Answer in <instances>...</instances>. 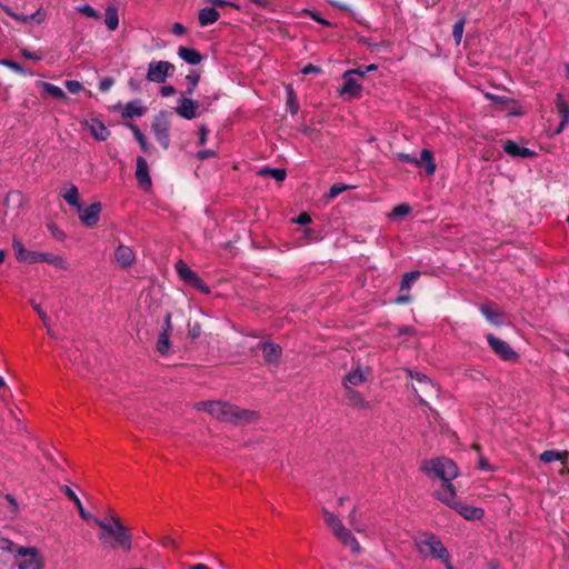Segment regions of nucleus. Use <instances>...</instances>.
Here are the masks:
<instances>
[{
	"label": "nucleus",
	"instance_id": "nucleus-1",
	"mask_svg": "<svg viewBox=\"0 0 569 569\" xmlns=\"http://www.w3.org/2000/svg\"><path fill=\"white\" fill-rule=\"evenodd\" d=\"M210 416L221 422L237 426L252 423L258 421L260 418L258 411L242 409L226 401H216L214 405H211Z\"/></svg>",
	"mask_w": 569,
	"mask_h": 569
},
{
	"label": "nucleus",
	"instance_id": "nucleus-2",
	"mask_svg": "<svg viewBox=\"0 0 569 569\" xmlns=\"http://www.w3.org/2000/svg\"><path fill=\"white\" fill-rule=\"evenodd\" d=\"M413 542L417 552L422 558L441 560L447 569H453L448 549L435 533L422 532L415 538Z\"/></svg>",
	"mask_w": 569,
	"mask_h": 569
},
{
	"label": "nucleus",
	"instance_id": "nucleus-3",
	"mask_svg": "<svg viewBox=\"0 0 569 569\" xmlns=\"http://www.w3.org/2000/svg\"><path fill=\"white\" fill-rule=\"evenodd\" d=\"M420 469L431 479L452 481L459 475L457 465L447 457H437L421 462Z\"/></svg>",
	"mask_w": 569,
	"mask_h": 569
},
{
	"label": "nucleus",
	"instance_id": "nucleus-4",
	"mask_svg": "<svg viewBox=\"0 0 569 569\" xmlns=\"http://www.w3.org/2000/svg\"><path fill=\"white\" fill-rule=\"evenodd\" d=\"M93 521L106 533L113 537L118 546H120L123 550H131L132 536L129 533L128 529L122 525L119 518L110 516L106 519L93 518Z\"/></svg>",
	"mask_w": 569,
	"mask_h": 569
},
{
	"label": "nucleus",
	"instance_id": "nucleus-5",
	"mask_svg": "<svg viewBox=\"0 0 569 569\" xmlns=\"http://www.w3.org/2000/svg\"><path fill=\"white\" fill-rule=\"evenodd\" d=\"M322 516L326 525L332 530L333 535L345 545L351 548L352 551L359 552L360 545L355 536L351 533L349 529H347L342 521L338 518L337 515L329 511L328 509H322Z\"/></svg>",
	"mask_w": 569,
	"mask_h": 569
},
{
	"label": "nucleus",
	"instance_id": "nucleus-6",
	"mask_svg": "<svg viewBox=\"0 0 569 569\" xmlns=\"http://www.w3.org/2000/svg\"><path fill=\"white\" fill-rule=\"evenodd\" d=\"M151 129L160 146L163 149H168L170 147V121L166 111H160L154 116Z\"/></svg>",
	"mask_w": 569,
	"mask_h": 569
},
{
	"label": "nucleus",
	"instance_id": "nucleus-7",
	"mask_svg": "<svg viewBox=\"0 0 569 569\" xmlns=\"http://www.w3.org/2000/svg\"><path fill=\"white\" fill-rule=\"evenodd\" d=\"M174 269L183 282L192 286L202 293H210L209 286L193 270H191L183 260H178L174 264Z\"/></svg>",
	"mask_w": 569,
	"mask_h": 569
},
{
	"label": "nucleus",
	"instance_id": "nucleus-8",
	"mask_svg": "<svg viewBox=\"0 0 569 569\" xmlns=\"http://www.w3.org/2000/svg\"><path fill=\"white\" fill-rule=\"evenodd\" d=\"M396 158L399 161L415 164L418 168H420V167H422V164H425V170H426L427 174H429V176H432L437 168L435 160H433V153L428 149H423L421 151L420 158H417L412 154L405 153V152L396 153Z\"/></svg>",
	"mask_w": 569,
	"mask_h": 569
},
{
	"label": "nucleus",
	"instance_id": "nucleus-9",
	"mask_svg": "<svg viewBox=\"0 0 569 569\" xmlns=\"http://www.w3.org/2000/svg\"><path fill=\"white\" fill-rule=\"evenodd\" d=\"M486 338L492 351L501 360L510 362L518 361L519 355L510 347V345L507 341L496 337L492 333H488Z\"/></svg>",
	"mask_w": 569,
	"mask_h": 569
},
{
	"label": "nucleus",
	"instance_id": "nucleus-10",
	"mask_svg": "<svg viewBox=\"0 0 569 569\" xmlns=\"http://www.w3.org/2000/svg\"><path fill=\"white\" fill-rule=\"evenodd\" d=\"M17 556L24 558L18 569H43V559L34 547H19Z\"/></svg>",
	"mask_w": 569,
	"mask_h": 569
},
{
	"label": "nucleus",
	"instance_id": "nucleus-11",
	"mask_svg": "<svg viewBox=\"0 0 569 569\" xmlns=\"http://www.w3.org/2000/svg\"><path fill=\"white\" fill-rule=\"evenodd\" d=\"M174 66L168 61H151L148 66L147 79L150 82L164 83Z\"/></svg>",
	"mask_w": 569,
	"mask_h": 569
},
{
	"label": "nucleus",
	"instance_id": "nucleus-12",
	"mask_svg": "<svg viewBox=\"0 0 569 569\" xmlns=\"http://www.w3.org/2000/svg\"><path fill=\"white\" fill-rule=\"evenodd\" d=\"M189 97L190 96H186L179 99L176 112L183 119L192 120L199 116L198 109L200 107V102L192 100Z\"/></svg>",
	"mask_w": 569,
	"mask_h": 569
},
{
	"label": "nucleus",
	"instance_id": "nucleus-13",
	"mask_svg": "<svg viewBox=\"0 0 569 569\" xmlns=\"http://www.w3.org/2000/svg\"><path fill=\"white\" fill-rule=\"evenodd\" d=\"M12 248L18 261L29 264L41 262L42 252L27 250L23 243L17 238L12 241Z\"/></svg>",
	"mask_w": 569,
	"mask_h": 569
},
{
	"label": "nucleus",
	"instance_id": "nucleus-14",
	"mask_svg": "<svg viewBox=\"0 0 569 569\" xmlns=\"http://www.w3.org/2000/svg\"><path fill=\"white\" fill-rule=\"evenodd\" d=\"M1 9L11 18H13L16 21L21 23H28V22H36L38 24L44 22L47 19V12L40 7L34 13L32 14H19L14 12L9 6L7 4H0Z\"/></svg>",
	"mask_w": 569,
	"mask_h": 569
},
{
	"label": "nucleus",
	"instance_id": "nucleus-15",
	"mask_svg": "<svg viewBox=\"0 0 569 569\" xmlns=\"http://www.w3.org/2000/svg\"><path fill=\"white\" fill-rule=\"evenodd\" d=\"M101 209L102 208L100 202H94L87 208L81 206V211L78 212L82 224L86 227H92L97 224L100 219Z\"/></svg>",
	"mask_w": 569,
	"mask_h": 569
},
{
	"label": "nucleus",
	"instance_id": "nucleus-16",
	"mask_svg": "<svg viewBox=\"0 0 569 569\" xmlns=\"http://www.w3.org/2000/svg\"><path fill=\"white\" fill-rule=\"evenodd\" d=\"M258 347L261 349L264 361L270 365H278L282 356V349L274 342H259Z\"/></svg>",
	"mask_w": 569,
	"mask_h": 569
},
{
	"label": "nucleus",
	"instance_id": "nucleus-17",
	"mask_svg": "<svg viewBox=\"0 0 569 569\" xmlns=\"http://www.w3.org/2000/svg\"><path fill=\"white\" fill-rule=\"evenodd\" d=\"M435 496L442 503L447 505L451 509L455 508L458 500L456 499V489L452 485V481L442 482V487L440 490L435 492Z\"/></svg>",
	"mask_w": 569,
	"mask_h": 569
},
{
	"label": "nucleus",
	"instance_id": "nucleus-18",
	"mask_svg": "<svg viewBox=\"0 0 569 569\" xmlns=\"http://www.w3.org/2000/svg\"><path fill=\"white\" fill-rule=\"evenodd\" d=\"M114 259L122 268H129L136 261V253L130 247L119 244L114 251Z\"/></svg>",
	"mask_w": 569,
	"mask_h": 569
},
{
	"label": "nucleus",
	"instance_id": "nucleus-19",
	"mask_svg": "<svg viewBox=\"0 0 569 569\" xmlns=\"http://www.w3.org/2000/svg\"><path fill=\"white\" fill-rule=\"evenodd\" d=\"M136 178L139 186L143 190H148L151 187V178L149 176V168L147 160L143 157L137 158Z\"/></svg>",
	"mask_w": 569,
	"mask_h": 569
},
{
	"label": "nucleus",
	"instance_id": "nucleus-20",
	"mask_svg": "<svg viewBox=\"0 0 569 569\" xmlns=\"http://www.w3.org/2000/svg\"><path fill=\"white\" fill-rule=\"evenodd\" d=\"M453 510H456L466 520H480L485 516V510L482 508L472 507L461 501L457 502Z\"/></svg>",
	"mask_w": 569,
	"mask_h": 569
},
{
	"label": "nucleus",
	"instance_id": "nucleus-21",
	"mask_svg": "<svg viewBox=\"0 0 569 569\" xmlns=\"http://www.w3.org/2000/svg\"><path fill=\"white\" fill-rule=\"evenodd\" d=\"M481 315L492 325L501 326L502 312L499 311L498 307L493 302H486L479 307Z\"/></svg>",
	"mask_w": 569,
	"mask_h": 569
},
{
	"label": "nucleus",
	"instance_id": "nucleus-22",
	"mask_svg": "<svg viewBox=\"0 0 569 569\" xmlns=\"http://www.w3.org/2000/svg\"><path fill=\"white\" fill-rule=\"evenodd\" d=\"M60 194L69 206L76 208L77 211H81L79 190L76 184L69 183L63 187L60 190Z\"/></svg>",
	"mask_w": 569,
	"mask_h": 569
},
{
	"label": "nucleus",
	"instance_id": "nucleus-23",
	"mask_svg": "<svg viewBox=\"0 0 569 569\" xmlns=\"http://www.w3.org/2000/svg\"><path fill=\"white\" fill-rule=\"evenodd\" d=\"M503 151L511 157L523 159L531 158L536 154L535 151L530 150L529 148L521 147L512 140H507L503 143Z\"/></svg>",
	"mask_w": 569,
	"mask_h": 569
},
{
	"label": "nucleus",
	"instance_id": "nucleus-24",
	"mask_svg": "<svg viewBox=\"0 0 569 569\" xmlns=\"http://www.w3.org/2000/svg\"><path fill=\"white\" fill-rule=\"evenodd\" d=\"M362 91L361 84L352 77V71H346L343 73V87L341 94H348L350 97H360Z\"/></svg>",
	"mask_w": 569,
	"mask_h": 569
},
{
	"label": "nucleus",
	"instance_id": "nucleus-25",
	"mask_svg": "<svg viewBox=\"0 0 569 569\" xmlns=\"http://www.w3.org/2000/svg\"><path fill=\"white\" fill-rule=\"evenodd\" d=\"M87 126L90 133L98 141H104L110 136L109 129L104 126L102 121L98 119H92L91 121L87 122Z\"/></svg>",
	"mask_w": 569,
	"mask_h": 569
},
{
	"label": "nucleus",
	"instance_id": "nucleus-26",
	"mask_svg": "<svg viewBox=\"0 0 569 569\" xmlns=\"http://www.w3.org/2000/svg\"><path fill=\"white\" fill-rule=\"evenodd\" d=\"M220 18L219 11L213 7H206L199 11L198 20L201 27H207L217 22Z\"/></svg>",
	"mask_w": 569,
	"mask_h": 569
},
{
	"label": "nucleus",
	"instance_id": "nucleus-27",
	"mask_svg": "<svg viewBox=\"0 0 569 569\" xmlns=\"http://www.w3.org/2000/svg\"><path fill=\"white\" fill-rule=\"evenodd\" d=\"M556 108L561 118L560 124L557 129V133L561 132L565 126L569 122V104L565 101L561 94H557Z\"/></svg>",
	"mask_w": 569,
	"mask_h": 569
},
{
	"label": "nucleus",
	"instance_id": "nucleus-28",
	"mask_svg": "<svg viewBox=\"0 0 569 569\" xmlns=\"http://www.w3.org/2000/svg\"><path fill=\"white\" fill-rule=\"evenodd\" d=\"M147 112V108L142 106L140 100L128 102L122 110L123 118L142 117Z\"/></svg>",
	"mask_w": 569,
	"mask_h": 569
},
{
	"label": "nucleus",
	"instance_id": "nucleus-29",
	"mask_svg": "<svg viewBox=\"0 0 569 569\" xmlns=\"http://www.w3.org/2000/svg\"><path fill=\"white\" fill-rule=\"evenodd\" d=\"M569 458L568 451H558V450H546L540 453L539 460L545 463H550L553 461H560L561 463H566Z\"/></svg>",
	"mask_w": 569,
	"mask_h": 569
},
{
	"label": "nucleus",
	"instance_id": "nucleus-30",
	"mask_svg": "<svg viewBox=\"0 0 569 569\" xmlns=\"http://www.w3.org/2000/svg\"><path fill=\"white\" fill-rule=\"evenodd\" d=\"M178 56L192 66L200 63L202 60V56L196 49L188 47H179Z\"/></svg>",
	"mask_w": 569,
	"mask_h": 569
},
{
	"label": "nucleus",
	"instance_id": "nucleus-31",
	"mask_svg": "<svg viewBox=\"0 0 569 569\" xmlns=\"http://www.w3.org/2000/svg\"><path fill=\"white\" fill-rule=\"evenodd\" d=\"M366 380H367L366 372L360 367H357L355 370L350 371L346 376L345 381H343V386L345 387L346 386L357 387V386H360L363 382H366Z\"/></svg>",
	"mask_w": 569,
	"mask_h": 569
},
{
	"label": "nucleus",
	"instance_id": "nucleus-32",
	"mask_svg": "<svg viewBox=\"0 0 569 569\" xmlns=\"http://www.w3.org/2000/svg\"><path fill=\"white\" fill-rule=\"evenodd\" d=\"M346 395L347 399L358 409H368L370 407L369 402L363 399L360 392L356 391L349 386H346Z\"/></svg>",
	"mask_w": 569,
	"mask_h": 569
},
{
	"label": "nucleus",
	"instance_id": "nucleus-33",
	"mask_svg": "<svg viewBox=\"0 0 569 569\" xmlns=\"http://www.w3.org/2000/svg\"><path fill=\"white\" fill-rule=\"evenodd\" d=\"M407 373L411 379H416L419 385H421L423 391L431 392L435 389V386L431 379L425 373L407 369Z\"/></svg>",
	"mask_w": 569,
	"mask_h": 569
},
{
	"label": "nucleus",
	"instance_id": "nucleus-34",
	"mask_svg": "<svg viewBox=\"0 0 569 569\" xmlns=\"http://www.w3.org/2000/svg\"><path fill=\"white\" fill-rule=\"evenodd\" d=\"M41 262L52 264L60 270H67L69 267L68 261L62 256L46 252L41 254Z\"/></svg>",
	"mask_w": 569,
	"mask_h": 569
},
{
	"label": "nucleus",
	"instance_id": "nucleus-35",
	"mask_svg": "<svg viewBox=\"0 0 569 569\" xmlns=\"http://www.w3.org/2000/svg\"><path fill=\"white\" fill-rule=\"evenodd\" d=\"M104 23L110 31H114L119 26L118 9L114 6H109L104 13Z\"/></svg>",
	"mask_w": 569,
	"mask_h": 569
},
{
	"label": "nucleus",
	"instance_id": "nucleus-36",
	"mask_svg": "<svg viewBox=\"0 0 569 569\" xmlns=\"http://www.w3.org/2000/svg\"><path fill=\"white\" fill-rule=\"evenodd\" d=\"M169 338H170V333H168V330H162V332H160V335L158 337L156 350L162 356H166L169 353L170 346H171Z\"/></svg>",
	"mask_w": 569,
	"mask_h": 569
},
{
	"label": "nucleus",
	"instance_id": "nucleus-37",
	"mask_svg": "<svg viewBox=\"0 0 569 569\" xmlns=\"http://www.w3.org/2000/svg\"><path fill=\"white\" fill-rule=\"evenodd\" d=\"M199 80H200V73L197 71V70H191L187 76H186V81L188 83V87L184 91V94L186 96H192L198 83H199Z\"/></svg>",
	"mask_w": 569,
	"mask_h": 569
},
{
	"label": "nucleus",
	"instance_id": "nucleus-38",
	"mask_svg": "<svg viewBox=\"0 0 569 569\" xmlns=\"http://www.w3.org/2000/svg\"><path fill=\"white\" fill-rule=\"evenodd\" d=\"M40 87L51 97L56 99H66V92L58 86L50 82H40Z\"/></svg>",
	"mask_w": 569,
	"mask_h": 569
},
{
	"label": "nucleus",
	"instance_id": "nucleus-39",
	"mask_svg": "<svg viewBox=\"0 0 569 569\" xmlns=\"http://www.w3.org/2000/svg\"><path fill=\"white\" fill-rule=\"evenodd\" d=\"M420 272L419 271H410L403 274V278L400 283V290L401 291H408L410 290L411 286L419 279Z\"/></svg>",
	"mask_w": 569,
	"mask_h": 569
},
{
	"label": "nucleus",
	"instance_id": "nucleus-40",
	"mask_svg": "<svg viewBox=\"0 0 569 569\" xmlns=\"http://www.w3.org/2000/svg\"><path fill=\"white\" fill-rule=\"evenodd\" d=\"M130 130L132 131L136 140L138 141L140 148L142 151L148 152L149 151V143L144 137V134L141 132V130L133 123L129 124Z\"/></svg>",
	"mask_w": 569,
	"mask_h": 569
},
{
	"label": "nucleus",
	"instance_id": "nucleus-41",
	"mask_svg": "<svg viewBox=\"0 0 569 569\" xmlns=\"http://www.w3.org/2000/svg\"><path fill=\"white\" fill-rule=\"evenodd\" d=\"M259 173L261 176H271L277 181H283L287 177L286 170L280 168H264Z\"/></svg>",
	"mask_w": 569,
	"mask_h": 569
},
{
	"label": "nucleus",
	"instance_id": "nucleus-42",
	"mask_svg": "<svg viewBox=\"0 0 569 569\" xmlns=\"http://www.w3.org/2000/svg\"><path fill=\"white\" fill-rule=\"evenodd\" d=\"M77 11L88 18H92V19H100V14L99 12L93 8L91 7L90 4H81L79 7H77Z\"/></svg>",
	"mask_w": 569,
	"mask_h": 569
},
{
	"label": "nucleus",
	"instance_id": "nucleus-43",
	"mask_svg": "<svg viewBox=\"0 0 569 569\" xmlns=\"http://www.w3.org/2000/svg\"><path fill=\"white\" fill-rule=\"evenodd\" d=\"M287 92H288L287 104L289 107L290 113L292 116H295V114H297V112L299 110V106H298V102L296 100V96H295L293 89L291 87H288Z\"/></svg>",
	"mask_w": 569,
	"mask_h": 569
},
{
	"label": "nucleus",
	"instance_id": "nucleus-44",
	"mask_svg": "<svg viewBox=\"0 0 569 569\" xmlns=\"http://www.w3.org/2000/svg\"><path fill=\"white\" fill-rule=\"evenodd\" d=\"M0 64L9 68L10 70H12V71H14L17 73L26 74V71H24L23 67L20 63L13 61V60L2 59V60H0Z\"/></svg>",
	"mask_w": 569,
	"mask_h": 569
},
{
	"label": "nucleus",
	"instance_id": "nucleus-45",
	"mask_svg": "<svg viewBox=\"0 0 569 569\" xmlns=\"http://www.w3.org/2000/svg\"><path fill=\"white\" fill-rule=\"evenodd\" d=\"M19 547L8 538L0 537V550L17 555Z\"/></svg>",
	"mask_w": 569,
	"mask_h": 569
},
{
	"label": "nucleus",
	"instance_id": "nucleus-46",
	"mask_svg": "<svg viewBox=\"0 0 569 569\" xmlns=\"http://www.w3.org/2000/svg\"><path fill=\"white\" fill-rule=\"evenodd\" d=\"M465 28V20H459L453 24L452 36L457 44L461 42Z\"/></svg>",
	"mask_w": 569,
	"mask_h": 569
},
{
	"label": "nucleus",
	"instance_id": "nucleus-47",
	"mask_svg": "<svg viewBox=\"0 0 569 569\" xmlns=\"http://www.w3.org/2000/svg\"><path fill=\"white\" fill-rule=\"evenodd\" d=\"M351 188L350 186L348 184H342V183H336V184H332L329 192H328V198L329 199H335L336 197H338L341 192L346 191L347 189Z\"/></svg>",
	"mask_w": 569,
	"mask_h": 569
},
{
	"label": "nucleus",
	"instance_id": "nucleus-48",
	"mask_svg": "<svg viewBox=\"0 0 569 569\" xmlns=\"http://www.w3.org/2000/svg\"><path fill=\"white\" fill-rule=\"evenodd\" d=\"M33 309L37 311V313L39 315L40 319L42 320L43 325L46 326L47 330H48V333L49 335H52L51 330H50V325H49V317L48 315L41 309V307L36 303V302H31Z\"/></svg>",
	"mask_w": 569,
	"mask_h": 569
},
{
	"label": "nucleus",
	"instance_id": "nucleus-49",
	"mask_svg": "<svg viewBox=\"0 0 569 569\" xmlns=\"http://www.w3.org/2000/svg\"><path fill=\"white\" fill-rule=\"evenodd\" d=\"M64 84L68 91L73 94L79 93L83 90L82 83L78 80H67Z\"/></svg>",
	"mask_w": 569,
	"mask_h": 569
},
{
	"label": "nucleus",
	"instance_id": "nucleus-50",
	"mask_svg": "<svg viewBox=\"0 0 569 569\" xmlns=\"http://www.w3.org/2000/svg\"><path fill=\"white\" fill-rule=\"evenodd\" d=\"M411 211V208L408 204L401 203L393 208L391 216L393 217H405Z\"/></svg>",
	"mask_w": 569,
	"mask_h": 569
},
{
	"label": "nucleus",
	"instance_id": "nucleus-51",
	"mask_svg": "<svg viewBox=\"0 0 569 569\" xmlns=\"http://www.w3.org/2000/svg\"><path fill=\"white\" fill-rule=\"evenodd\" d=\"M348 520H349L350 526H352L355 528V530H357L358 532L362 531V528H360V526H358V522H357L356 507H353L352 510L350 511Z\"/></svg>",
	"mask_w": 569,
	"mask_h": 569
},
{
	"label": "nucleus",
	"instance_id": "nucleus-52",
	"mask_svg": "<svg viewBox=\"0 0 569 569\" xmlns=\"http://www.w3.org/2000/svg\"><path fill=\"white\" fill-rule=\"evenodd\" d=\"M307 13L312 20L327 27L331 26V23L328 20L323 19L317 11H307Z\"/></svg>",
	"mask_w": 569,
	"mask_h": 569
},
{
	"label": "nucleus",
	"instance_id": "nucleus-53",
	"mask_svg": "<svg viewBox=\"0 0 569 569\" xmlns=\"http://www.w3.org/2000/svg\"><path fill=\"white\" fill-rule=\"evenodd\" d=\"M114 81L112 78H103L102 80H100L99 82V89L102 91V92H106L108 91L112 86H113Z\"/></svg>",
	"mask_w": 569,
	"mask_h": 569
},
{
	"label": "nucleus",
	"instance_id": "nucleus-54",
	"mask_svg": "<svg viewBox=\"0 0 569 569\" xmlns=\"http://www.w3.org/2000/svg\"><path fill=\"white\" fill-rule=\"evenodd\" d=\"M73 503L76 505V507L79 511V515L82 519H84V520L91 519V515L88 511H86L80 499H78Z\"/></svg>",
	"mask_w": 569,
	"mask_h": 569
},
{
	"label": "nucleus",
	"instance_id": "nucleus-55",
	"mask_svg": "<svg viewBox=\"0 0 569 569\" xmlns=\"http://www.w3.org/2000/svg\"><path fill=\"white\" fill-rule=\"evenodd\" d=\"M21 56L26 59L39 61L42 59V56L36 52H31L28 49H21Z\"/></svg>",
	"mask_w": 569,
	"mask_h": 569
},
{
	"label": "nucleus",
	"instance_id": "nucleus-56",
	"mask_svg": "<svg viewBox=\"0 0 569 569\" xmlns=\"http://www.w3.org/2000/svg\"><path fill=\"white\" fill-rule=\"evenodd\" d=\"M216 401H200L194 405V409L197 410H204L210 415L211 405H214Z\"/></svg>",
	"mask_w": 569,
	"mask_h": 569
},
{
	"label": "nucleus",
	"instance_id": "nucleus-57",
	"mask_svg": "<svg viewBox=\"0 0 569 569\" xmlns=\"http://www.w3.org/2000/svg\"><path fill=\"white\" fill-rule=\"evenodd\" d=\"M61 491L73 502L79 499L77 493L69 486H62Z\"/></svg>",
	"mask_w": 569,
	"mask_h": 569
},
{
	"label": "nucleus",
	"instance_id": "nucleus-58",
	"mask_svg": "<svg viewBox=\"0 0 569 569\" xmlns=\"http://www.w3.org/2000/svg\"><path fill=\"white\" fill-rule=\"evenodd\" d=\"M293 222L302 226L309 224L311 222V217L308 213L302 212L296 219H293Z\"/></svg>",
	"mask_w": 569,
	"mask_h": 569
},
{
	"label": "nucleus",
	"instance_id": "nucleus-59",
	"mask_svg": "<svg viewBox=\"0 0 569 569\" xmlns=\"http://www.w3.org/2000/svg\"><path fill=\"white\" fill-rule=\"evenodd\" d=\"M186 28L183 24H181L180 22H174L172 24V32L173 34L178 36V37H181L186 33Z\"/></svg>",
	"mask_w": 569,
	"mask_h": 569
},
{
	"label": "nucleus",
	"instance_id": "nucleus-60",
	"mask_svg": "<svg viewBox=\"0 0 569 569\" xmlns=\"http://www.w3.org/2000/svg\"><path fill=\"white\" fill-rule=\"evenodd\" d=\"M321 71V69L312 63H308L307 66H305L301 70V72L303 74H309V73H319Z\"/></svg>",
	"mask_w": 569,
	"mask_h": 569
},
{
	"label": "nucleus",
	"instance_id": "nucleus-61",
	"mask_svg": "<svg viewBox=\"0 0 569 569\" xmlns=\"http://www.w3.org/2000/svg\"><path fill=\"white\" fill-rule=\"evenodd\" d=\"M176 88L171 84L169 86H163L161 89H160V93L162 97H171L176 93Z\"/></svg>",
	"mask_w": 569,
	"mask_h": 569
},
{
	"label": "nucleus",
	"instance_id": "nucleus-62",
	"mask_svg": "<svg viewBox=\"0 0 569 569\" xmlns=\"http://www.w3.org/2000/svg\"><path fill=\"white\" fill-rule=\"evenodd\" d=\"M208 132L204 126L199 129V144L203 146L207 142Z\"/></svg>",
	"mask_w": 569,
	"mask_h": 569
},
{
	"label": "nucleus",
	"instance_id": "nucleus-63",
	"mask_svg": "<svg viewBox=\"0 0 569 569\" xmlns=\"http://www.w3.org/2000/svg\"><path fill=\"white\" fill-rule=\"evenodd\" d=\"M216 153L212 150H202L197 153V157L201 160L214 157Z\"/></svg>",
	"mask_w": 569,
	"mask_h": 569
},
{
	"label": "nucleus",
	"instance_id": "nucleus-64",
	"mask_svg": "<svg viewBox=\"0 0 569 569\" xmlns=\"http://www.w3.org/2000/svg\"><path fill=\"white\" fill-rule=\"evenodd\" d=\"M415 332L413 327L411 326H401L398 328V335H412Z\"/></svg>",
	"mask_w": 569,
	"mask_h": 569
}]
</instances>
